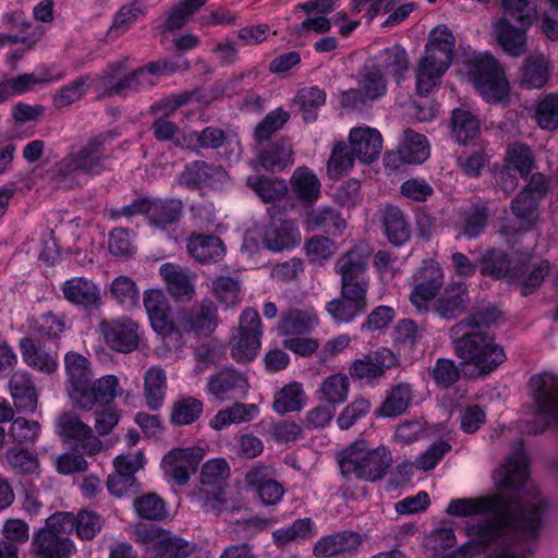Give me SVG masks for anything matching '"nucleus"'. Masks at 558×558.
<instances>
[{
	"instance_id": "f257e3e1",
	"label": "nucleus",
	"mask_w": 558,
	"mask_h": 558,
	"mask_svg": "<svg viewBox=\"0 0 558 558\" xmlns=\"http://www.w3.org/2000/svg\"><path fill=\"white\" fill-rule=\"evenodd\" d=\"M504 469L505 476L501 485L507 490L512 489L515 493L513 497L493 495L452 499L446 511L454 517L485 513H492V517H501L505 514L507 521L514 520L515 537L522 543L523 551L530 553L537 546L547 502L534 487L526 486L529 471L522 449L508 457Z\"/></svg>"
},
{
	"instance_id": "f03ea898",
	"label": "nucleus",
	"mask_w": 558,
	"mask_h": 558,
	"mask_svg": "<svg viewBox=\"0 0 558 558\" xmlns=\"http://www.w3.org/2000/svg\"><path fill=\"white\" fill-rule=\"evenodd\" d=\"M65 390L74 408L92 411L95 405L111 403L118 392L119 379L106 375L93 380L90 362L82 354L70 351L64 356Z\"/></svg>"
},
{
	"instance_id": "7ed1b4c3",
	"label": "nucleus",
	"mask_w": 558,
	"mask_h": 558,
	"mask_svg": "<svg viewBox=\"0 0 558 558\" xmlns=\"http://www.w3.org/2000/svg\"><path fill=\"white\" fill-rule=\"evenodd\" d=\"M110 132L88 138L78 150L66 155L54 166L52 182L56 189L72 190L81 185L80 175L94 177L106 170L107 148Z\"/></svg>"
},
{
	"instance_id": "20e7f679",
	"label": "nucleus",
	"mask_w": 558,
	"mask_h": 558,
	"mask_svg": "<svg viewBox=\"0 0 558 558\" xmlns=\"http://www.w3.org/2000/svg\"><path fill=\"white\" fill-rule=\"evenodd\" d=\"M456 336L453 352L463 368H474L471 376H486L507 359L504 348L488 330L463 329Z\"/></svg>"
},
{
	"instance_id": "39448f33",
	"label": "nucleus",
	"mask_w": 558,
	"mask_h": 558,
	"mask_svg": "<svg viewBox=\"0 0 558 558\" xmlns=\"http://www.w3.org/2000/svg\"><path fill=\"white\" fill-rule=\"evenodd\" d=\"M510 531L515 535L514 520L507 521L505 514L468 522L464 533L470 539L459 547L458 553L464 558H474L485 553L488 547L501 539ZM514 543L511 547L501 550L490 558H524L535 550L534 548L530 553L523 551V545L515 536Z\"/></svg>"
},
{
	"instance_id": "423d86ee",
	"label": "nucleus",
	"mask_w": 558,
	"mask_h": 558,
	"mask_svg": "<svg viewBox=\"0 0 558 558\" xmlns=\"http://www.w3.org/2000/svg\"><path fill=\"white\" fill-rule=\"evenodd\" d=\"M341 474L367 482L381 480L392 464L391 452L384 446L371 449L365 439H356L338 456Z\"/></svg>"
},
{
	"instance_id": "0eeeda50",
	"label": "nucleus",
	"mask_w": 558,
	"mask_h": 558,
	"mask_svg": "<svg viewBox=\"0 0 558 558\" xmlns=\"http://www.w3.org/2000/svg\"><path fill=\"white\" fill-rule=\"evenodd\" d=\"M468 75L476 92L486 101L498 104L508 98L506 73L492 54H480L470 60Z\"/></svg>"
},
{
	"instance_id": "6e6552de",
	"label": "nucleus",
	"mask_w": 558,
	"mask_h": 558,
	"mask_svg": "<svg viewBox=\"0 0 558 558\" xmlns=\"http://www.w3.org/2000/svg\"><path fill=\"white\" fill-rule=\"evenodd\" d=\"M128 59L111 62L98 77L102 97L128 96L130 93H138L155 85V80L145 73V69H136L129 74Z\"/></svg>"
},
{
	"instance_id": "1a4fd4ad",
	"label": "nucleus",
	"mask_w": 558,
	"mask_h": 558,
	"mask_svg": "<svg viewBox=\"0 0 558 558\" xmlns=\"http://www.w3.org/2000/svg\"><path fill=\"white\" fill-rule=\"evenodd\" d=\"M134 539L151 547L156 558H186L195 550L193 543L150 523H137L134 526Z\"/></svg>"
},
{
	"instance_id": "9d476101",
	"label": "nucleus",
	"mask_w": 558,
	"mask_h": 558,
	"mask_svg": "<svg viewBox=\"0 0 558 558\" xmlns=\"http://www.w3.org/2000/svg\"><path fill=\"white\" fill-rule=\"evenodd\" d=\"M263 335L259 314L254 308H245L239 322L238 335L231 340V356L238 363L251 362L260 349Z\"/></svg>"
},
{
	"instance_id": "9b49d317",
	"label": "nucleus",
	"mask_w": 558,
	"mask_h": 558,
	"mask_svg": "<svg viewBox=\"0 0 558 558\" xmlns=\"http://www.w3.org/2000/svg\"><path fill=\"white\" fill-rule=\"evenodd\" d=\"M368 257L369 255L359 247H353L339 256L335 271L341 278V289L367 293Z\"/></svg>"
},
{
	"instance_id": "f8f14e48",
	"label": "nucleus",
	"mask_w": 558,
	"mask_h": 558,
	"mask_svg": "<svg viewBox=\"0 0 558 558\" xmlns=\"http://www.w3.org/2000/svg\"><path fill=\"white\" fill-rule=\"evenodd\" d=\"M248 389L246 374L233 366L223 367L211 374L205 388L208 396L221 402L244 399Z\"/></svg>"
},
{
	"instance_id": "ddd939ff",
	"label": "nucleus",
	"mask_w": 558,
	"mask_h": 558,
	"mask_svg": "<svg viewBox=\"0 0 558 558\" xmlns=\"http://www.w3.org/2000/svg\"><path fill=\"white\" fill-rule=\"evenodd\" d=\"M204 456L205 450L202 447L173 448L162 458L163 473L178 486L186 485L191 475L197 471Z\"/></svg>"
},
{
	"instance_id": "4468645a",
	"label": "nucleus",
	"mask_w": 558,
	"mask_h": 558,
	"mask_svg": "<svg viewBox=\"0 0 558 558\" xmlns=\"http://www.w3.org/2000/svg\"><path fill=\"white\" fill-rule=\"evenodd\" d=\"M444 278V271L436 263H428L417 269L413 277L410 301L418 312H429V302L441 291Z\"/></svg>"
},
{
	"instance_id": "2eb2a0df",
	"label": "nucleus",
	"mask_w": 558,
	"mask_h": 558,
	"mask_svg": "<svg viewBox=\"0 0 558 558\" xmlns=\"http://www.w3.org/2000/svg\"><path fill=\"white\" fill-rule=\"evenodd\" d=\"M99 331L109 348L119 353H130L140 345L138 325L130 317L102 319Z\"/></svg>"
},
{
	"instance_id": "dca6fc26",
	"label": "nucleus",
	"mask_w": 558,
	"mask_h": 558,
	"mask_svg": "<svg viewBox=\"0 0 558 558\" xmlns=\"http://www.w3.org/2000/svg\"><path fill=\"white\" fill-rule=\"evenodd\" d=\"M398 360L391 350L381 348L380 350L364 354L356 359L349 367L350 376L360 381L372 384L381 378L387 369L396 366Z\"/></svg>"
},
{
	"instance_id": "f3484780",
	"label": "nucleus",
	"mask_w": 558,
	"mask_h": 558,
	"mask_svg": "<svg viewBox=\"0 0 558 558\" xmlns=\"http://www.w3.org/2000/svg\"><path fill=\"white\" fill-rule=\"evenodd\" d=\"M433 301L429 311L441 319L454 320L465 313L471 298L464 282H451Z\"/></svg>"
},
{
	"instance_id": "a211bd4d",
	"label": "nucleus",
	"mask_w": 558,
	"mask_h": 558,
	"mask_svg": "<svg viewBox=\"0 0 558 558\" xmlns=\"http://www.w3.org/2000/svg\"><path fill=\"white\" fill-rule=\"evenodd\" d=\"M57 427L62 438L80 441L84 453L95 456L101 451V440L93 434L92 427L85 424L75 412L68 411L60 414L57 418Z\"/></svg>"
},
{
	"instance_id": "6ab92c4d",
	"label": "nucleus",
	"mask_w": 558,
	"mask_h": 558,
	"mask_svg": "<svg viewBox=\"0 0 558 558\" xmlns=\"http://www.w3.org/2000/svg\"><path fill=\"white\" fill-rule=\"evenodd\" d=\"M19 348L24 363L46 375H52L59 367L58 344L47 347L40 340L35 341L31 337L20 339Z\"/></svg>"
},
{
	"instance_id": "aec40b11",
	"label": "nucleus",
	"mask_w": 558,
	"mask_h": 558,
	"mask_svg": "<svg viewBox=\"0 0 558 558\" xmlns=\"http://www.w3.org/2000/svg\"><path fill=\"white\" fill-rule=\"evenodd\" d=\"M227 177L228 174L222 166L204 160H194L184 166L178 175V183L190 190H201L222 183Z\"/></svg>"
},
{
	"instance_id": "412c9836",
	"label": "nucleus",
	"mask_w": 558,
	"mask_h": 558,
	"mask_svg": "<svg viewBox=\"0 0 558 558\" xmlns=\"http://www.w3.org/2000/svg\"><path fill=\"white\" fill-rule=\"evenodd\" d=\"M218 326V310L216 304L204 299L196 308H185L178 314L177 331L210 333Z\"/></svg>"
},
{
	"instance_id": "4be33fe9",
	"label": "nucleus",
	"mask_w": 558,
	"mask_h": 558,
	"mask_svg": "<svg viewBox=\"0 0 558 558\" xmlns=\"http://www.w3.org/2000/svg\"><path fill=\"white\" fill-rule=\"evenodd\" d=\"M360 533L351 530L337 531L322 536L313 546L317 558H332L354 554L362 545Z\"/></svg>"
},
{
	"instance_id": "5701e85b",
	"label": "nucleus",
	"mask_w": 558,
	"mask_h": 558,
	"mask_svg": "<svg viewBox=\"0 0 558 558\" xmlns=\"http://www.w3.org/2000/svg\"><path fill=\"white\" fill-rule=\"evenodd\" d=\"M367 293L340 290V296L326 303V311L338 324H348L367 310Z\"/></svg>"
},
{
	"instance_id": "b1692460",
	"label": "nucleus",
	"mask_w": 558,
	"mask_h": 558,
	"mask_svg": "<svg viewBox=\"0 0 558 558\" xmlns=\"http://www.w3.org/2000/svg\"><path fill=\"white\" fill-rule=\"evenodd\" d=\"M301 243V233L295 221L291 219H274L265 229L264 246L271 252H282Z\"/></svg>"
},
{
	"instance_id": "393cba45",
	"label": "nucleus",
	"mask_w": 558,
	"mask_h": 558,
	"mask_svg": "<svg viewBox=\"0 0 558 558\" xmlns=\"http://www.w3.org/2000/svg\"><path fill=\"white\" fill-rule=\"evenodd\" d=\"M64 299L84 310H98L101 305V293L98 286L84 277H73L62 283Z\"/></svg>"
},
{
	"instance_id": "a878e982",
	"label": "nucleus",
	"mask_w": 558,
	"mask_h": 558,
	"mask_svg": "<svg viewBox=\"0 0 558 558\" xmlns=\"http://www.w3.org/2000/svg\"><path fill=\"white\" fill-rule=\"evenodd\" d=\"M530 385L534 391L538 412L551 420H558V376L543 373L533 376Z\"/></svg>"
},
{
	"instance_id": "bb28decb",
	"label": "nucleus",
	"mask_w": 558,
	"mask_h": 558,
	"mask_svg": "<svg viewBox=\"0 0 558 558\" xmlns=\"http://www.w3.org/2000/svg\"><path fill=\"white\" fill-rule=\"evenodd\" d=\"M144 306L151 327L159 335L167 337L177 331L170 317V305L161 290H148L144 294Z\"/></svg>"
},
{
	"instance_id": "cd10ccee",
	"label": "nucleus",
	"mask_w": 558,
	"mask_h": 558,
	"mask_svg": "<svg viewBox=\"0 0 558 558\" xmlns=\"http://www.w3.org/2000/svg\"><path fill=\"white\" fill-rule=\"evenodd\" d=\"M33 551L37 558H70L76 551V547L69 536L40 529L34 534Z\"/></svg>"
},
{
	"instance_id": "c85d7f7f",
	"label": "nucleus",
	"mask_w": 558,
	"mask_h": 558,
	"mask_svg": "<svg viewBox=\"0 0 558 558\" xmlns=\"http://www.w3.org/2000/svg\"><path fill=\"white\" fill-rule=\"evenodd\" d=\"M525 268L524 264L511 267L508 254L498 248L486 251L480 259L481 272L494 279H519L525 274Z\"/></svg>"
},
{
	"instance_id": "c756f323",
	"label": "nucleus",
	"mask_w": 558,
	"mask_h": 558,
	"mask_svg": "<svg viewBox=\"0 0 558 558\" xmlns=\"http://www.w3.org/2000/svg\"><path fill=\"white\" fill-rule=\"evenodd\" d=\"M489 215V208L483 202L459 208L456 221L459 235L470 240L482 235L488 225Z\"/></svg>"
},
{
	"instance_id": "7c9ffc66",
	"label": "nucleus",
	"mask_w": 558,
	"mask_h": 558,
	"mask_svg": "<svg viewBox=\"0 0 558 558\" xmlns=\"http://www.w3.org/2000/svg\"><path fill=\"white\" fill-rule=\"evenodd\" d=\"M290 190L295 199L303 206H313L322 194V183L308 167H298L290 178Z\"/></svg>"
},
{
	"instance_id": "2f4dec72",
	"label": "nucleus",
	"mask_w": 558,
	"mask_h": 558,
	"mask_svg": "<svg viewBox=\"0 0 558 558\" xmlns=\"http://www.w3.org/2000/svg\"><path fill=\"white\" fill-rule=\"evenodd\" d=\"M9 389L19 412H35L38 404V392L29 373L25 371L13 373L9 380Z\"/></svg>"
},
{
	"instance_id": "473e14b6",
	"label": "nucleus",
	"mask_w": 558,
	"mask_h": 558,
	"mask_svg": "<svg viewBox=\"0 0 558 558\" xmlns=\"http://www.w3.org/2000/svg\"><path fill=\"white\" fill-rule=\"evenodd\" d=\"M349 141L354 155L364 163H371L376 160L383 149V138L376 129H352Z\"/></svg>"
},
{
	"instance_id": "72a5a7b5",
	"label": "nucleus",
	"mask_w": 558,
	"mask_h": 558,
	"mask_svg": "<svg viewBox=\"0 0 558 558\" xmlns=\"http://www.w3.org/2000/svg\"><path fill=\"white\" fill-rule=\"evenodd\" d=\"M384 233L396 246L405 243L411 236V225L404 213L395 205L387 204L380 209Z\"/></svg>"
},
{
	"instance_id": "f704fd0d",
	"label": "nucleus",
	"mask_w": 558,
	"mask_h": 558,
	"mask_svg": "<svg viewBox=\"0 0 558 558\" xmlns=\"http://www.w3.org/2000/svg\"><path fill=\"white\" fill-rule=\"evenodd\" d=\"M159 274L167 284L170 295L180 302H189L195 294L193 277L175 264H163Z\"/></svg>"
},
{
	"instance_id": "c9c22d12",
	"label": "nucleus",
	"mask_w": 558,
	"mask_h": 558,
	"mask_svg": "<svg viewBox=\"0 0 558 558\" xmlns=\"http://www.w3.org/2000/svg\"><path fill=\"white\" fill-rule=\"evenodd\" d=\"M414 398L413 386L409 383H399L387 390L385 399L375 415L378 417H397L402 415L412 405Z\"/></svg>"
},
{
	"instance_id": "e433bc0d",
	"label": "nucleus",
	"mask_w": 558,
	"mask_h": 558,
	"mask_svg": "<svg viewBox=\"0 0 558 558\" xmlns=\"http://www.w3.org/2000/svg\"><path fill=\"white\" fill-rule=\"evenodd\" d=\"M293 161V147L289 138L281 137L259 148L258 162L266 171L280 172Z\"/></svg>"
},
{
	"instance_id": "4c0bfd02",
	"label": "nucleus",
	"mask_w": 558,
	"mask_h": 558,
	"mask_svg": "<svg viewBox=\"0 0 558 558\" xmlns=\"http://www.w3.org/2000/svg\"><path fill=\"white\" fill-rule=\"evenodd\" d=\"M148 222L161 230L177 225L183 215V203L178 198H148Z\"/></svg>"
},
{
	"instance_id": "58836bf2",
	"label": "nucleus",
	"mask_w": 558,
	"mask_h": 558,
	"mask_svg": "<svg viewBox=\"0 0 558 558\" xmlns=\"http://www.w3.org/2000/svg\"><path fill=\"white\" fill-rule=\"evenodd\" d=\"M186 247L191 256L202 264L217 263L226 254L222 240L211 234L193 233L187 239Z\"/></svg>"
},
{
	"instance_id": "ea45409f",
	"label": "nucleus",
	"mask_w": 558,
	"mask_h": 558,
	"mask_svg": "<svg viewBox=\"0 0 558 558\" xmlns=\"http://www.w3.org/2000/svg\"><path fill=\"white\" fill-rule=\"evenodd\" d=\"M318 325L314 307L291 308L280 315L278 331L280 335H302Z\"/></svg>"
},
{
	"instance_id": "a19ab883",
	"label": "nucleus",
	"mask_w": 558,
	"mask_h": 558,
	"mask_svg": "<svg viewBox=\"0 0 558 558\" xmlns=\"http://www.w3.org/2000/svg\"><path fill=\"white\" fill-rule=\"evenodd\" d=\"M454 51V37H434L426 45L425 56L421 61L445 73L453 61Z\"/></svg>"
},
{
	"instance_id": "79ce46f5",
	"label": "nucleus",
	"mask_w": 558,
	"mask_h": 558,
	"mask_svg": "<svg viewBox=\"0 0 558 558\" xmlns=\"http://www.w3.org/2000/svg\"><path fill=\"white\" fill-rule=\"evenodd\" d=\"M167 375L159 366L149 367L144 376V398L150 411L159 410L167 393Z\"/></svg>"
},
{
	"instance_id": "37998d69",
	"label": "nucleus",
	"mask_w": 558,
	"mask_h": 558,
	"mask_svg": "<svg viewBox=\"0 0 558 558\" xmlns=\"http://www.w3.org/2000/svg\"><path fill=\"white\" fill-rule=\"evenodd\" d=\"M246 185L266 204L281 201L288 192L284 180L263 174L247 177Z\"/></svg>"
},
{
	"instance_id": "c03bdc74",
	"label": "nucleus",
	"mask_w": 558,
	"mask_h": 558,
	"mask_svg": "<svg viewBox=\"0 0 558 558\" xmlns=\"http://www.w3.org/2000/svg\"><path fill=\"white\" fill-rule=\"evenodd\" d=\"M204 412V402L192 396H181L173 401L169 422L173 426H185L195 423Z\"/></svg>"
},
{
	"instance_id": "a18cd8bd",
	"label": "nucleus",
	"mask_w": 558,
	"mask_h": 558,
	"mask_svg": "<svg viewBox=\"0 0 558 558\" xmlns=\"http://www.w3.org/2000/svg\"><path fill=\"white\" fill-rule=\"evenodd\" d=\"M452 138L459 144L465 145L480 134V122L469 110L457 108L450 117Z\"/></svg>"
},
{
	"instance_id": "49530a36",
	"label": "nucleus",
	"mask_w": 558,
	"mask_h": 558,
	"mask_svg": "<svg viewBox=\"0 0 558 558\" xmlns=\"http://www.w3.org/2000/svg\"><path fill=\"white\" fill-rule=\"evenodd\" d=\"M258 412L255 404L235 402L231 407L219 410L210 420L209 426L215 430H221L231 424H240L252 421Z\"/></svg>"
},
{
	"instance_id": "de8ad7c7",
	"label": "nucleus",
	"mask_w": 558,
	"mask_h": 558,
	"mask_svg": "<svg viewBox=\"0 0 558 558\" xmlns=\"http://www.w3.org/2000/svg\"><path fill=\"white\" fill-rule=\"evenodd\" d=\"M504 14L521 27L515 35H526V31L537 19L533 0H501Z\"/></svg>"
},
{
	"instance_id": "09e8293b",
	"label": "nucleus",
	"mask_w": 558,
	"mask_h": 558,
	"mask_svg": "<svg viewBox=\"0 0 558 558\" xmlns=\"http://www.w3.org/2000/svg\"><path fill=\"white\" fill-rule=\"evenodd\" d=\"M398 149L401 161L407 163H422L429 155L426 137L410 129L403 132Z\"/></svg>"
},
{
	"instance_id": "8fccbe9b",
	"label": "nucleus",
	"mask_w": 558,
	"mask_h": 558,
	"mask_svg": "<svg viewBox=\"0 0 558 558\" xmlns=\"http://www.w3.org/2000/svg\"><path fill=\"white\" fill-rule=\"evenodd\" d=\"M305 225L308 230H324L329 234L341 233L345 228V221L332 207L313 209L306 214Z\"/></svg>"
},
{
	"instance_id": "3c124183",
	"label": "nucleus",
	"mask_w": 558,
	"mask_h": 558,
	"mask_svg": "<svg viewBox=\"0 0 558 558\" xmlns=\"http://www.w3.org/2000/svg\"><path fill=\"white\" fill-rule=\"evenodd\" d=\"M549 71L550 62L544 54H532L522 65L521 82L527 87L541 88L547 83Z\"/></svg>"
},
{
	"instance_id": "603ef678",
	"label": "nucleus",
	"mask_w": 558,
	"mask_h": 558,
	"mask_svg": "<svg viewBox=\"0 0 558 558\" xmlns=\"http://www.w3.org/2000/svg\"><path fill=\"white\" fill-rule=\"evenodd\" d=\"M505 161L507 167L517 171L523 179H526L536 168L535 156L532 149L523 143L509 145Z\"/></svg>"
},
{
	"instance_id": "864d4df0",
	"label": "nucleus",
	"mask_w": 558,
	"mask_h": 558,
	"mask_svg": "<svg viewBox=\"0 0 558 558\" xmlns=\"http://www.w3.org/2000/svg\"><path fill=\"white\" fill-rule=\"evenodd\" d=\"M208 0H180L166 14L163 32L181 29Z\"/></svg>"
},
{
	"instance_id": "5fc2aeb1",
	"label": "nucleus",
	"mask_w": 558,
	"mask_h": 558,
	"mask_svg": "<svg viewBox=\"0 0 558 558\" xmlns=\"http://www.w3.org/2000/svg\"><path fill=\"white\" fill-rule=\"evenodd\" d=\"M306 402V396L299 383L286 385L275 396L272 403L274 410L279 414L301 410Z\"/></svg>"
},
{
	"instance_id": "6e6d98bb",
	"label": "nucleus",
	"mask_w": 558,
	"mask_h": 558,
	"mask_svg": "<svg viewBox=\"0 0 558 558\" xmlns=\"http://www.w3.org/2000/svg\"><path fill=\"white\" fill-rule=\"evenodd\" d=\"M356 156L347 143L333 146L327 162V174L331 180H338L349 173L353 168Z\"/></svg>"
},
{
	"instance_id": "4d7b16f0",
	"label": "nucleus",
	"mask_w": 558,
	"mask_h": 558,
	"mask_svg": "<svg viewBox=\"0 0 558 558\" xmlns=\"http://www.w3.org/2000/svg\"><path fill=\"white\" fill-rule=\"evenodd\" d=\"M541 199L534 197L526 192H520L511 202L512 214L521 221V230L529 231L532 229L538 218V202Z\"/></svg>"
},
{
	"instance_id": "13d9d810",
	"label": "nucleus",
	"mask_w": 558,
	"mask_h": 558,
	"mask_svg": "<svg viewBox=\"0 0 558 558\" xmlns=\"http://www.w3.org/2000/svg\"><path fill=\"white\" fill-rule=\"evenodd\" d=\"M147 11L148 5L145 0H134L123 4L113 15L109 32H128L140 19L147 14Z\"/></svg>"
},
{
	"instance_id": "bf43d9fd",
	"label": "nucleus",
	"mask_w": 558,
	"mask_h": 558,
	"mask_svg": "<svg viewBox=\"0 0 558 558\" xmlns=\"http://www.w3.org/2000/svg\"><path fill=\"white\" fill-rule=\"evenodd\" d=\"M501 312L495 306H488L477 311L466 318L458 322L450 329L451 335H459L463 329L487 330L490 326L497 324Z\"/></svg>"
},
{
	"instance_id": "052dcab7",
	"label": "nucleus",
	"mask_w": 558,
	"mask_h": 558,
	"mask_svg": "<svg viewBox=\"0 0 558 558\" xmlns=\"http://www.w3.org/2000/svg\"><path fill=\"white\" fill-rule=\"evenodd\" d=\"M230 476V466L223 458L211 459L205 462L201 469L199 481L203 487H226V481Z\"/></svg>"
},
{
	"instance_id": "680f3d73",
	"label": "nucleus",
	"mask_w": 558,
	"mask_h": 558,
	"mask_svg": "<svg viewBox=\"0 0 558 558\" xmlns=\"http://www.w3.org/2000/svg\"><path fill=\"white\" fill-rule=\"evenodd\" d=\"M105 518L92 509H81L75 514L76 536L82 541L94 539L105 525Z\"/></svg>"
},
{
	"instance_id": "e2e57ef3",
	"label": "nucleus",
	"mask_w": 558,
	"mask_h": 558,
	"mask_svg": "<svg viewBox=\"0 0 558 558\" xmlns=\"http://www.w3.org/2000/svg\"><path fill=\"white\" fill-rule=\"evenodd\" d=\"M294 101L302 112L303 120L314 122L317 119V110L326 101V94L318 87L303 88L299 92Z\"/></svg>"
},
{
	"instance_id": "0e129e2a",
	"label": "nucleus",
	"mask_w": 558,
	"mask_h": 558,
	"mask_svg": "<svg viewBox=\"0 0 558 558\" xmlns=\"http://www.w3.org/2000/svg\"><path fill=\"white\" fill-rule=\"evenodd\" d=\"M133 507L136 514L145 520L161 521L168 515L165 501L155 493L137 497Z\"/></svg>"
},
{
	"instance_id": "69168bd1",
	"label": "nucleus",
	"mask_w": 558,
	"mask_h": 558,
	"mask_svg": "<svg viewBox=\"0 0 558 558\" xmlns=\"http://www.w3.org/2000/svg\"><path fill=\"white\" fill-rule=\"evenodd\" d=\"M319 392L331 405L343 403L349 393V378L341 373L330 375L323 381Z\"/></svg>"
},
{
	"instance_id": "338daca9",
	"label": "nucleus",
	"mask_w": 558,
	"mask_h": 558,
	"mask_svg": "<svg viewBox=\"0 0 558 558\" xmlns=\"http://www.w3.org/2000/svg\"><path fill=\"white\" fill-rule=\"evenodd\" d=\"M110 293L112 298L126 308H133L138 304L140 290L135 281L128 276H119L113 279Z\"/></svg>"
},
{
	"instance_id": "774afa93",
	"label": "nucleus",
	"mask_w": 558,
	"mask_h": 558,
	"mask_svg": "<svg viewBox=\"0 0 558 558\" xmlns=\"http://www.w3.org/2000/svg\"><path fill=\"white\" fill-rule=\"evenodd\" d=\"M211 290L217 300L226 306L240 302L241 283L231 276H218L211 281Z\"/></svg>"
}]
</instances>
